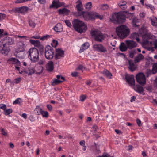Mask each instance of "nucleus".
Segmentation results:
<instances>
[{"label":"nucleus","instance_id":"f257e3e1","mask_svg":"<svg viewBox=\"0 0 157 157\" xmlns=\"http://www.w3.org/2000/svg\"><path fill=\"white\" fill-rule=\"evenodd\" d=\"M78 16H82L86 21L94 19L96 18H102V16L95 12H89L87 11L78 12Z\"/></svg>","mask_w":157,"mask_h":157},{"label":"nucleus","instance_id":"f03ea898","mask_svg":"<svg viewBox=\"0 0 157 157\" xmlns=\"http://www.w3.org/2000/svg\"><path fill=\"white\" fill-rule=\"evenodd\" d=\"M117 35L121 39L126 38L130 33V31L128 27L125 25H121L116 29Z\"/></svg>","mask_w":157,"mask_h":157},{"label":"nucleus","instance_id":"7ed1b4c3","mask_svg":"<svg viewBox=\"0 0 157 157\" xmlns=\"http://www.w3.org/2000/svg\"><path fill=\"white\" fill-rule=\"evenodd\" d=\"M126 18V16L124 13L120 12L113 14L110 20L115 24H122L125 22Z\"/></svg>","mask_w":157,"mask_h":157},{"label":"nucleus","instance_id":"20e7f679","mask_svg":"<svg viewBox=\"0 0 157 157\" xmlns=\"http://www.w3.org/2000/svg\"><path fill=\"white\" fill-rule=\"evenodd\" d=\"M74 29L80 33L85 32L87 29V25L82 21L75 20L73 22Z\"/></svg>","mask_w":157,"mask_h":157},{"label":"nucleus","instance_id":"39448f33","mask_svg":"<svg viewBox=\"0 0 157 157\" xmlns=\"http://www.w3.org/2000/svg\"><path fill=\"white\" fill-rule=\"evenodd\" d=\"M28 57L32 63H36L39 59V54L37 49L35 48H30L28 52Z\"/></svg>","mask_w":157,"mask_h":157},{"label":"nucleus","instance_id":"423d86ee","mask_svg":"<svg viewBox=\"0 0 157 157\" xmlns=\"http://www.w3.org/2000/svg\"><path fill=\"white\" fill-rule=\"evenodd\" d=\"M90 34L96 41L101 42L104 39V36L98 30H92L90 32Z\"/></svg>","mask_w":157,"mask_h":157},{"label":"nucleus","instance_id":"0eeeda50","mask_svg":"<svg viewBox=\"0 0 157 157\" xmlns=\"http://www.w3.org/2000/svg\"><path fill=\"white\" fill-rule=\"evenodd\" d=\"M54 55L53 49L48 46L45 48V56L46 58L48 59H52Z\"/></svg>","mask_w":157,"mask_h":157},{"label":"nucleus","instance_id":"6e6552de","mask_svg":"<svg viewBox=\"0 0 157 157\" xmlns=\"http://www.w3.org/2000/svg\"><path fill=\"white\" fill-rule=\"evenodd\" d=\"M136 80L140 85L144 86L146 84V78L144 75L142 73H139L136 75Z\"/></svg>","mask_w":157,"mask_h":157},{"label":"nucleus","instance_id":"1a4fd4ad","mask_svg":"<svg viewBox=\"0 0 157 157\" xmlns=\"http://www.w3.org/2000/svg\"><path fill=\"white\" fill-rule=\"evenodd\" d=\"M17 46V48L14 53V55L16 57H17V54L19 53L23 52L25 50V44L22 41L18 42Z\"/></svg>","mask_w":157,"mask_h":157},{"label":"nucleus","instance_id":"9d476101","mask_svg":"<svg viewBox=\"0 0 157 157\" xmlns=\"http://www.w3.org/2000/svg\"><path fill=\"white\" fill-rule=\"evenodd\" d=\"M2 44L6 45H11L14 44V38L9 36H7L1 40Z\"/></svg>","mask_w":157,"mask_h":157},{"label":"nucleus","instance_id":"9b49d317","mask_svg":"<svg viewBox=\"0 0 157 157\" xmlns=\"http://www.w3.org/2000/svg\"><path fill=\"white\" fill-rule=\"evenodd\" d=\"M29 10V8L27 6H23L17 8L15 9V11L19 13H21L23 14H25Z\"/></svg>","mask_w":157,"mask_h":157},{"label":"nucleus","instance_id":"f8f14e48","mask_svg":"<svg viewBox=\"0 0 157 157\" xmlns=\"http://www.w3.org/2000/svg\"><path fill=\"white\" fill-rule=\"evenodd\" d=\"M125 77L127 81L130 86H132L135 85L134 76L133 75H125Z\"/></svg>","mask_w":157,"mask_h":157},{"label":"nucleus","instance_id":"ddd939ff","mask_svg":"<svg viewBox=\"0 0 157 157\" xmlns=\"http://www.w3.org/2000/svg\"><path fill=\"white\" fill-rule=\"evenodd\" d=\"M64 56V51L60 49H56V54L55 58L56 59H58L63 57Z\"/></svg>","mask_w":157,"mask_h":157},{"label":"nucleus","instance_id":"4468645a","mask_svg":"<svg viewBox=\"0 0 157 157\" xmlns=\"http://www.w3.org/2000/svg\"><path fill=\"white\" fill-rule=\"evenodd\" d=\"M6 45L5 44H3V46H0V52L5 55H7L10 51V48Z\"/></svg>","mask_w":157,"mask_h":157},{"label":"nucleus","instance_id":"2eb2a0df","mask_svg":"<svg viewBox=\"0 0 157 157\" xmlns=\"http://www.w3.org/2000/svg\"><path fill=\"white\" fill-rule=\"evenodd\" d=\"M125 43L128 48L130 49L135 48L137 45L136 42L132 40H126Z\"/></svg>","mask_w":157,"mask_h":157},{"label":"nucleus","instance_id":"dca6fc26","mask_svg":"<svg viewBox=\"0 0 157 157\" xmlns=\"http://www.w3.org/2000/svg\"><path fill=\"white\" fill-rule=\"evenodd\" d=\"M93 48L98 51H101L103 52H105L107 51L101 44H96L93 46Z\"/></svg>","mask_w":157,"mask_h":157},{"label":"nucleus","instance_id":"f3484780","mask_svg":"<svg viewBox=\"0 0 157 157\" xmlns=\"http://www.w3.org/2000/svg\"><path fill=\"white\" fill-rule=\"evenodd\" d=\"M128 63L129 67L128 68L129 70L132 72L134 71L136 68L137 67L136 66L132 60L130 59L128 60Z\"/></svg>","mask_w":157,"mask_h":157},{"label":"nucleus","instance_id":"a211bd4d","mask_svg":"<svg viewBox=\"0 0 157 157\" xmlns=\"http://www.w3.org/2000/svg\"><path fill=\"white\" fill-rule=\"evenodd\" d=\"M77 5H76V8H77L78 12H82L83 9V5L82 3V2L81 0H78L76 2Z\"/></svg>","mask_w":157,"mask_h":157},{"label":"nucleus","instance_id":"6ab92c4d","mask_svg":"<svg viewBox=\"0 0 157 157\" xmlns=\"http://www.w3.org/2000/svg\"><path fill=\"white\" fill-rule=\"evenodd\" d=\"M53 29L56 32H61L63 31V26L60 23H58L53 28Z\"/></svg>","mask_w":157,"mask_h":157},{"label":"nucleus","instance_id":"aec40b11","mask_svg":"<svg viewBox=\"0 0 157 157\" xmlns=\"http://www.w3.org/2000/svg\"><path fill=\"white\" fill-rule=\"evenodd\" d=\"M54 68V63L52 61H50L47 63L46 66V69L48 71L53 70Z\"/></svg>","mask_w":157,"mask_h":157},{"label":"nucleus","instance_id":"412c9836","mask_svg":"<svg viewBox=\"0 0 157 157\" xmlns=\"http://www.w3.org/2000/svg\"><path fill=\"white\" fill-rule=\"evenodd\" d=\"M58 11L59 14H67L70 12V10L65 8H64L62 9H59L58 10Z\"/></svg>","mask_w":157,"mask_h":157},{"label":"nucleus","instance_id":"4be33fe9","mask_svg":"<svg viewBox=\"0 0 157 157\" xmlns=\"http://www.w3.org/2000/svg\"><path fill=\"white\" fill-rule=\"evenodd\" d=\"M139 35L138 33L134 32L131 35L130 38L133 39H136L138 42L140 41V39L139 38Z\"/></svg>","mask_w":157,"mask_h":157},{"label":"nucleus","instance_id":"5701e85b","mask_svg":"<svg viewBox=\"0 0 157 157\" xmlns=\"http://www.w3.org/2000/svg\"><path fill=\"white\" fill-rule=\"evenodd\" d=\"M9 60L10 61L12 64H16L19 65L20 64V62L19 60L15 58L12 57L9 59Z\"/></svg>","mask_w":157,"mask_h":157},{"label":"nucleus","instance_id":"b1692460","mask_svg":"<svg viewBox=\"0 0 157 157\" xmlns=\"http://www.w3.org/2000/svg\"><path fill=\"white\" fill-rule=\"evenodd\" d=\"M120 50L122 52L126 51L128 48V47L124 43H121L119 46Z\"/></svg>","mask_w":157,"mask_h":157},{"label":"nucleus","instance_id":"393cba45","mask_svg":"<svg viewBox=\"0 0 157 157\" xmlns=\"http://www.w3.org/2000/svg\"><path fill=\"white\" fill-rule=\"evenodd\" d=\"M144 59V56L141 54H140L136 57L134 59V62L136 63L140 62L141 60Z\"/></svg>","mask_w":157,"mask_h":157},{"label":"nucleus","instance_id":"a878e982","mask_svg":"<svg viewBox=\"0 0 157 157\" xmlns=\"http://www.w3.org/2000/svg\"><path fill=\"white\" fill-rule=\"evenodd\" d=\"M30 43L32 45H34L37 48L40 44V42L39 40H29Z\"/></svg>","mask_w":157,"mask_h":157},{"label":"nucleus","instance_id":"bb28decb","mask_svg":"<svg viewBox=\"0 0 157 157\" xmlns=\"http://www.w3.org/2000/svg\"><path fill=\"white\" fill-rule=\"evenodd\" d=\"M89 46V44L88 42L85 43L82 45L80 51L81 52H83L84 50L87 49Z\"/></svg>","mask_w":157,"mask_h":157},{"label":"nucleus","instance_id":"cd10ccee","mask_svg":"<svg viewBox=\"0 0 157 157\" xmlns=\"http://www.w3.org/2000/svg\"><path fill=\"white\" fill-rule=\"evenodd\" d=\"M135 90L138 93L141 94L142 92L144 91V89L142 86L137 85V89Z\"/></svg>","mask_w":157,"mask_h":157},{"label":"nucleus","instance_id":"c85d7f7f","mask_svg":"<svg viewBox=\"0 0 157 157\" xmlns=\"http://www.w3.org/2000/svg\"><path fill=\"white\" fill-rule=\"evenodd\" d=\"M129 56L131 58H133L134 55L136 53V51L135 49L132 50L131 51H129Z\"/></svg>","mask_w":157,"mask_h":157},{"label":"nucleus","instance_id":"c756f323","mask_svg":"<svg viewBox=\"0 0 157 157\" xmlns=\"http://www.w3.org/2000/svg\"><path fill=\"white\" fill-rule=\"evenodd\" d=\"M62 82V81H61L59 79L56 78L53 80V82L52 83V84L53 86H55V85L59 84Z\"/></svg>","mask_w":157,"mask_h":157},{"label":"nucleus","instance_id":"7c9ffc66","mask_svg":"<svg viewBox=\"0 0 157 157\" xmlns=\"http://www.w3.org/2000/svg\"><path fill=\"white\" fill-rule=\"evenodd\" d=\"M41 108H40L39 106L36 107L34 110L35 113L37 115H39L41 114V111H42Z\"/></svg>","mask_w":157,"mask_h":157},{"label":"nucleus","instance_id":"2f4dec72","mask_svg":"<svg viewBox=\"0 0 157 157\" xmlns=\"http://www.w3.org/2000/svg\"><path fill=\"white\" fill-rule=\"evenodd\" d=\"M85 9L87 10H89L92 7V3L91 2H88L86 4L85 6Z\"/></svg>","mask_w":157,"mask_h":157},{"label":"nucleus","instance_id":"473e14b6","mask_svg":"<svg viewBox=\"0 0 157 157\" xmlns=\"http://www.w3.org/2000/svg\"><path fill=\"white\" fill-rule=\"evenodd\" d=\"M138 22V19L136 18L135 17L133 18L132 21V23L133 26L135 27H136L138 25L136 24V23Z\"/></svg>","mask_w":157,"mask_h":157},{"label":"nucleus","instance_id":"72a5a7b5","mask_svg":"<svg viewBox=\"0 0 157 157\" xmlns=\"http://www.w3.org/2000/svg\"><path fill=\"white\" fill-rule=\"evenodd\" d=\"M100 9L102 10H105L108 8V5L107 4L100 5L99 6Z\"/></svg>","mask_w":157,"mask_h":157},{"label":"nucleus","instance_id":"f704fd0d","mask_svg":"<svg viewBox=\"0 0 157 157\" xmlns=\"http://www.w3.org/2000/svg\"><path fill=\"white\" fill-rule=\"evenodd\" d=\"M125 12L127 13V18L129 19H131L133 17L134 13H130L127 11H125Z\"/></svg>","mask_w":157,"mask_h":157},{"label":"nucleus","instance_id":"c9c22d12","mask_svg":"<svg viewBox=\"0 0 157 157\" xmlns=\"http://www.w3.org/2000/svg\"><path fill=\"white\" fill-rule=\"evenodd\" d=\"M39 50L40 53L42 54L44 52V47L41 44L37 48Z\"/></svg>","mask_w":157,"mask_h":157},{"label":"nucleus","instance_id":"e433bc0d","mask_svg":"<svg viewBox=\"0 0 157 157\" xmlns=\"http://www.w3.org/2000/svg\"><path fill=\"white\" fill-rule=\"evenodd\" d=\"M29 23L31 27L33 28L35 27V23L34 21L30 19L29 20Z\"/></svg>","mask_w":157,"mask_h":157},{"label":"nucleus","instance_id":"4c0bfd02","mask_svg":"<svg viewBox=\"0 0 157 157\" xmlns=\"http://www.w3.org/2000/svg\"><path fill=\"white\" fill-rule=\"evenodd\" d=\"M21 102L22 100L20 98H18L14 101L13 103V105L19 104Z\"/></svg>","mask_w":157,"mask_h":157},{"label":"nucleus","instance_id":"58836bf2","mask_svg":"<svg viewBox=\"0 0 157 157\" xmlns=\"http://www.w3.org/2000/svg\"><path fill=\"white\" fill-rule=\"evenodd\" d=\"M152 69L154 73H156L157 72V63H154L152 66Z\"/></svg>","mask_w":157,"mask_h":157},{"label":"nucleus","instance_id":"ea45409f","mask_svg":"<svg viewBox=\"0 0 157 157\" xmlns=\"http://www.w3.org/2000/svg\"><path fill=\"white\" fill-rule=\"evenodd\" d=\"M41 114L42 115L43 117H47L48 116V113L47 111H44L42 110Z\"/></svg>","mask_w":157,"mask_h":157},{"label":"nucleus","instance_id":"a19ab883","mask_svg":"<svg viewBox=\"0 0 157 157\" xmlns=\"http://www.w3.org/2000/svg\"><path fill=\"white\" fill-rule=\"evenodd\" d=\"M13 112V110L12 109L10 108L9 109L6 110L5 111L4 114L6 115H7Z\"/></svg>","mask_w":157,"mask_h":157},{"label":"nucleus","instance_id":"79ce46f5","mask_svg":"<svg viewBox=\"0 0 157 157\" xmlns=\"http://www.w3.org/2000/svg\"><path fill=\"white\" fill-rule=\"evenodd\" d=\"M28 71V75H31L35 73V70L34 68H32L29 69Z\"/></svg>","mask_w":157,"mask_h":157},{"label":"nucleus","instance_id":"37998d69","mask_svg":"<svg viewBox=\"0 0 157 157\" xmlns=\"http://www.w3.org/2000/svg\"><path fill=\"white\" fill-rule=\"evenodd\" d=\"M53 4H54V7L56 8H58L60 7V6H58L59 0H54L53 2Z\"/></svg>","mask_w":157,"mask_h":157},{"label":"nucleus","instance_id":"c03bdc74","mask_svg":"<svg viewBox=\"0 0 157 157\" xmlns=\"http://www.w3.org/2000/svg\"><path fill=\"white\" fill-rule=\"evenodd\" d=\"M154 71H153L152 69L151 70H149L147 71L146 72V74L147 75V77H148L150 76V75L152 74H155V73H154Z\"/></svg>","mask_w":157,"mask_h":157},{"label":"nucleus","instance_id":"a18cd8bd","mask_svg":"<svg viewBox=\"0 0 157 157\" xmlns=\"http://www.w3.org/2000/svg\"><path fill=\"white\" fill-rule=\"evenodd\" d=\"M52 36H50L49 35H46L43 36L42 37H40V39L41 40H44L46 39H48V38H49L50 37H51Z\"/></svg>","mask_w":157,"mask_h":157},{"label":"nucleus","instance_id":"49530a36","mask_svg":"<svg viewBox=\"0 0 157 157\" xmlns=\"http://www.w3.org/2000/svg\"><path fill=\"white\" fill-rule=\"evenodd\" d=\"M126 2L125 1H123L121 2H120L118 3V5L119 6H126Z\"/></svg>","mask_w":157,"mask_h":157},{"label":"nucleus","instance_id":"de8ad7c7","mask_svg":"<svg viewBox=\"0 0 157 157\" xmlns=\"http://www.w3.org/2000/svg\"><path fill=\"white\" fill-rule=\"evenodd\" d=\"M153 83L155 87L157 89V76L155 77V79L153 80Z\"/></svg>","mask_w":157,"mask_h":157},{"label":"nucleus","instance_id":"09e8293b","mask_svg":"<svg viewBox=\"0 0 157 157\" xmlns=\"http://www.w3.org/2000/svg\"><path fill=\"white\" fill-rule=\"evenodd\" d=\"M64 22L69 27H71L72 26V25L70 22V21L69 20H65Z\"/></svg>","mask_w":157,"mask_h":157},{"label":"nucleus","instance_id":"8fccbe9b","mask_svg":"<svg viewBox=\"0 0 157 157\" xmlns=\"http://www.w3.org/2000/svg\"><path fill=\"white\" fill-rule=\"evenodd\" d=\"M152 86H147L145 87L146 89L150 92H152Z\"/></svg>","mask_w":157,"mask_h":157},{"label":"nucleus","instance_id":"3c124183","mask_svg":"<svg viewBox=\"0 0 157 157\" xmlns=\"http://www.w3.org/2000/svg\"><path fill=\"white\" fill-rule=\"evenodd\" d=\"M1 132L2 135L5 136H6L7 135V133L5 129L3 128H2L1 129Z\"/></svg>","mask_w":157,"mask_h":157},{"label":"nucleus","instance_id":"603ef678","mask_svg":"<svg viewBox=\"0 0 157 157\" xmlns=\"http://www.w3.org/2000/svg\"><path fill=\"white\" fill-rule=\"evenodd\" d=\"M86 96L85 95H82L80 96V100L81 101H84L85 100L86 98Z\"/></svg>","mask_w":157,"mask_h":157},{"label":"nucleus","instance_id":"864d4df0","mask_svg":"<svg viewBox=\"0 0 157 157\" xmlns=\"http://www.w3.org/2000/svg\"><path fill=\"white\" fill-rule=\"evenodd\" d=\"M21 81V78H16L14 79V82L16 84H18Z\"/></svg>","mask_w":157,"mask_h":157},{"label":"nucleus","instance_id":"5fc2aeb1","mask_svg":"<svg viewBox=\"0 0 157 157\" xmlns=\"http://www.w3.org/2000/svg\"><path fill=\"white\" fill-rule=\"evenodd\" d=\"M0 108L3 109L5 111L6 109V106L5 105L1 104L0 105Z\"/></svg>","mask_w":157,"mask_h":157},{"label":"nucleus","instance_id":"6e6d98bb","mask_svg":"<svg viewBox=\"0 0 157 157\" xmlns=\"http://www.w3.org/2000/svg\"><path fill=\"white\" fill-rule=\"evenodd\" d=\"M30 37H29L25 36L24 38L23 39V42H26V40H29V41L30 40H31L30 39Z\"/></svg>","mask_w":157,"mask_h":157},{"label":"nucleus","instance_id":"4d7b16f0","mask_svg":"<svg viewBox=\"0 0 157 157\" xmlns=\"http://www.w3.org/2000/svg\"><path fill=\"white\" fill-rule=\"evenodd\" d=\"M71 75L72 76L75 77L78 75V73L77 72H73L71 73Z\"/></svg>","mask_w":157,"mask_h":157},{"label":"nucleus","instance_id":"13d9d810","mask_svg":"<svg viewBox=\"0 0 157 157\" xmlns=\"http://www.w3.org/2000/svg\"><path fill=\"white\" fill-rule=\"evenodd\" d=\"M151 24L153 26H157V22L155 21L154 20H151Z\"/></svg>","mask_w":157,"mask_h":157},{"label":"nucleus","instance_id":"bf43d9fd","mask_svg":"<svg viewBox=\"0 0 157 157\" xmlns=\"http://www.w3.org/2000/svg\"><path fill=\"white\" fill-rule=\"evenodd\" d=\"M83 68V66L82 65H80L77 67L76 68V70H82Z\"/></svg>","mask_w":157,"mask_h":157},{"label":"nucleus","instance_id":"052dcab7","mask_svg":"<svg viewBox=\"0 0 157 157\" xmlns=\"http://www.w3.org/2000/svg\"><path fill=\"white\" fill-rule=\"evenodd\" d=\"M38 64L40 65H42L44 64V61L43 59H40L38 61Z\"/></svg>","mask_w":157,"mask_h":157},{"label":"nucleus","instance_id":"680f3d73","mask_svg":"<svg viewBox=\"0 0 157 157\" xmlns=\"http://www.w3.org/2000/svg\"><path fill=\"white\" fill-rule=\"evenodd\" d=\"M30 38H34L35 39H39L40 38V36L39 35L36 36H33L30 37Z\"/></svg>","mask_w":157,"mask_h":157},{"label":"nucleus","instance_id":"e2e57ef3","mask_svg":"<svg viewBox=\"0 0 157 157\" xmlns=\"http://www.w3.org/2000/svg\"><path fill=\"white\" fill-rule=\"evenodd\" d=\"M6 17V15L5 14H3L0 13V19H4Z\"/></svg>","mask_w":157,"mask_h":157},{"label":"nucleus","instance_id":"0e129e2a","mask_svg":"<svg viewBox=\"0 0 157 157\" xmlns=\"http://www.w3.org/2000/svg\"><path fill=\"white\" fill-rule=\"evenodd\" d=\"M147 32V30L145 29L142 28L140 31V33L142 34L143 33H146Z\"/></svg>","mask_w":157,"mask_h":157},{"label":"nucleus","instance_id":"69168bd1","mask_svg":"<svg viewBox=\"0 0 157 157\" xmlns=\"http://www.w3.org/2000/svg\"><path fill=\"white\" fill-rule=\"evenodd\" d=\"M103 74L104 75L106 76L107 77H108V71L107 70H105L104 71Z\"/></svg>","mask_w":157,"mask_h":157},{"label":"nucleus","instance_id":"338daca9","mask_svg":"<svg viewBox=\"0 0 157 157\" xmlns=\"http://www.w3.org/2000/svg\"><path fill=\"white\" fill-rule=\"evenodd\" d=\"M47 108L49 111H51L52 110V108L51 105L49 104L47 105Z\"/></svg>","mask_w":157,"mask_h":157},{"label":"nucleus","instance_id":"774afa93","mask_svg":"<svg viewBox=\"0 0 157 157\" xmlns=\"http://www.w3.org/2000/svg\"><path fill=\"white\" fill-rule=\"evenodd\" d=\"M153 44L154 45V48L155 49H156L157 48V40H155L154 41Z\"/></svg>","mask_w":157,"mask_h":157}]
</instances>
